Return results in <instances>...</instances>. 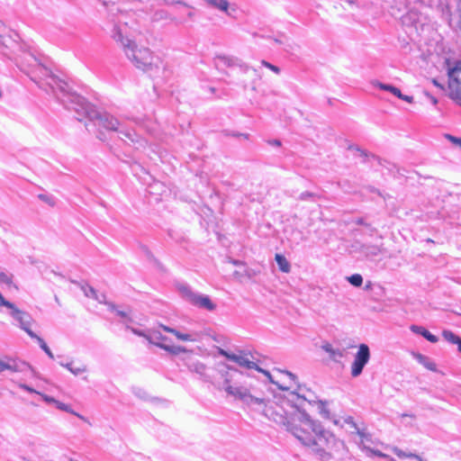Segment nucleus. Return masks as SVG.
<instances>
[{"instance_id": "nucleus-1", "label": "nucleus", "mask_w": 461, "mask_h": 461, "mask_svg": "<svg viewBox=\"0 0 461 461\" xmlns=\"http://www.w3.org/2000/svg\"><path fill=\"white\" fill-rule=\"evenodd\" d=\"M221 388L228 395L261 411L268 420L285 427L321 461H353L344 441L303 411L305 402H314L310 390L304 392L298 386L297 391H291L285 397L267 402L264 397L252 394L248 388L230 384L227 378Z\"/></svg>"}, {"instance_id": "nucleus-2", "label": "nucleus", "mask_w": 461, "mask_h": 461, "mask_svg": "<svg viewBox=\"0 0 461 461\" xmlns=\"http://www.w3.org/2000/svg\"><path fill=\"white\" fill-rule=\"evenodd\" d=\"M54 85L51 89L57 99L68 110H72L77 114V120L82 122L84 118L94 122V124L102 127L111 132H117L118 137L129 146H132L135 149H140L146 147L147 141L140 137L134 129H132L128 122L130 119L119 120L113 115L106 112H98L86 100L71 91L68 83L56 80L51 77Z\"/></svg>"}, {"instance_id": "nucleus-3", "label": "nucleus", "mask_w": 461, "mask_h": 461, "mask_svg": "<svg viewBox=\"0 0 461 461\" xmlns=\"http://www.w3.org/2000/svg\"><path fill=\"white\" fill-rule=\"evenodd\" d=\"M187 368L191 373L196 374L198 375L199 379H201L203 382L212 384L216 389H218L220 391H224V389L219 388V387L223 386L226 378L230 381V384H231L230 379L229 378V373L227 371L221 373L223 382L222 383H215L213 381V374H212L214 372V369L208 367L206 365H204L203 363H202L199 360L190 361L187 364Z\"/></svg>"}, {"instance_id": "nucleus-4", "label": "nucleus", "mask_w": 461, "mask_h": 461, "mask_svg": "<svg viewBox=\"0 0 461 461\" xmlns=\"http://www.w3.org/2000/svg\"><path fill=\"white\" fill-rule=\"evenodd\" d=\"M1 306H5L10 310V315L14 318L21 329L28 325H32V316L28 312L19 310L13 303L5 300V298L0 293V307Z\"/></svg>"}, {"instance_id": "nucleus-5", "label": "nucleus", "mask_w": 461, "mask_h": 461, "mask_svg": "<svg viewBox=\"0 0 461 461\" xmlns=\"http://www.w3.org/2000/svg\"><path fill=\"white\" fill-rule=\"evenodd\" d=\"M370 359V349L366 344H360L351 366V375L359 376Z\"/></svg>"}, {"instance_id": "nucleus-6", "label": "nucleus", "mask_w": 461, "mask_h": 461, "mask_svg": "<svg viewBox=\"0 0 461 461\" xmlns=\"http://www.w3.org/2000/svg\"><path fill=\"white\" fill-rule=\"evenodd\" d=\"M25 60L28 64L22 63L21 70L30 76L33 81H37L36 76H34L36 73L43 77L50 76V71L46 67L42 66L34 56L29 54L25 57Z\"/></svg>"}, {"instance_id": "nucleus-7", "label": "nucleus", "mask_w": 461, "mask_h": 461, "mask_svg": "<svg viewBox=\"0 0 461 461\" xmlns=\"http://www.w3.org/2000/svg\"><path fill=\"white\" fill-rule=\"evenodd\" d=\"M186 299L193 305L212 312L216 309V304L213 303L208 295L201 294L191 291L188 287L183 290Z\"/></svg>"}, {"instance_id": "nucleus-8", "label": "nucleus", "mask_w": 461, "mask_h": 461, "mask_svg": "<svg viewBox=\"0 0 461 461\" xmlns=\"http://www.w3.org/2000/svg\"><path fill=\"white\" fill-rule=\"evenodd\" d=\"M249 355L251 356L252 359H256L253 357V355H251L250 353ZM230 361L238 364L240 366L244 367L246 369H255L259 373H263L270 379L272 383H275L271 378L270 373L259 367L254 360H250L248 357V353H242L240 355L234 354L233 357H230Z\"/></svg>"}, {"instance_id": "nucleus-9", "label": "nucleus", "mask_w": 461, "mask_h": 461, "mask_svg": "<svg viewBox=\"0 0 461 461\" xmlns=\"http://www.w3.org/2000/svg\"><path fill=\"white\" fill-rule=\"evenodd\" d=\"M461 70L457 67L448 69V89L449 97L456 102H461V81L458 80L455 75L457 71Z\"/></svg>"}, {"instance_id": "nucleus-10", "label": "nucleus", "mask_w": 461, "mask_h": 461, "mask_svg": "<svg viewBox=\"0 0 461 461\" xmlns=\"http://www.w3.org/2000/svg\"><path fill=\"white\" fill-rule=\"evenodd\" d=\"M31 369V366L18 358H7L6 361L0 359V373L9 370L15 373H23Z\"/></svg>"}, {"instance_id": "nucleus-11", "label": "nucleus", "mask_w": 461, "mask_h": 461, "mask_svg": "<svg viewBox=\"0 0 461 461\" xmlns=\"http://www.w3.org/2000/svg\"><path fill=\"white\" fill-rule=\"evenodd\" d=\"M383 249L380 245L375 244H360L359 252L364 255L366 258L372 259L375 257L380 255Z\"/></svg>"}, {"instance_id": "nucleus-12", "label": "nucleus", "mask_w": 461, "mask_h": 461, "mask_svg": "<svg viewBox=\"0 0 461 461\" xmlns=\"http://www.w3.org/2000/svg\"><path fill=\"white\" fill-rule=\"evenodd\" d=\"M322 349L330 355V357L333 361H339L342 357H344V349L341 348H334L331 344L325 343L322 346Z\"/></svg>"}, {"instance_id": "nucleus-13", "label": "nucleus", "mask_w": 461, "mask_h": 461, "mask_svg": "<svg viewBox=\"0 0 461 461\" xmlns=\"http://www.w3.org/2000/svg\"><path fill=\"white\" fill-rule=\"evenodd\" d=\"M411 330L413 332L421 335L424 339H426L428 341H429L431 343H436V342L438 341V337L435 336L434 334H432L431 332H429L424 327L417 326V325H412L411 327Z\"/></svg>"}, {"instance_id": "nucleus-14", "label": "nucleus", "mask_w": 461, "mask_h": 461, "mask_svg": "<svg viewBox=\"0 0 461 461\" xmlns=\"http://www.w3.org/2000/svg\"><path fill=\"white\" fill-rule=\"evenodd\" d=\"M275 259H276V262L279 269L283 273H289L290 272L291 265L288 262V260L285 258V256H283L281 254H276Z\"/></svg>"}, {"instance_id": "nucleus-15", "label": "nucleus", "mask_w": 461, "mask_h": 461, "mask_svg": "<svg viewBox=\"0 0 461 461\" xmlns=\"http://www.w3.org/2000/svg\"><path fill=\"white\" fill-rule=\"evenodd\" d=\"M374 86H377L381 90L388 91L397 97H402L401 90L392 85H387V84H384V83H380V82H375Z\"/></svg>"}, {"instance_id": "nucleus-16", "label": "nucleus", "mask_w": 461, "mask_h": 461, "mask_svg": "<svg viewBox=\"0 0 461 461\" xmlns=\"http://www.w3.org/2000/svg\"><path fill=\"white\" fill-rule=\"evenodd\" d=\"M59 365L61 366L67 368L69 372H71L75 375H78L80 374L86 372V366L84 365L81 366H77V367L73 366V362H68V363L59 362Z\"/></svg>"}, {"instance_id": "nucleus-17", "label": "nucleus", "mask_w": 461, "mask_h": 461, "mask_svg": "<svg viewBox=\"0 0 461 461\" xmlns=\"http://www.w3.org/2000/svg\"><path fill=\"white\" fill-rule=\"evenodd\" d=\"M81 290L86 297L93 298L96 301H103L102 299H99L98 293L95 291V289L88 284L81 285Z\"/></svg>"}, {"instance_id": "nucleus-18", "label": "nucleus", "mask_w": 461, "mask_h": 461, "mask_svg": "<svg viewBox=\"0 0 461 461\" xmlns=\"http://www.w3.org/2000/svg\"><path fill=\"white\" fill-rule=\"evenodd\" d=\"M5 23L0 21V50L1 52L4 54V55H7L4 49L5 48H7L8 47V42L11 41V40L8 38L6 39L4 35V33L5 32Z\"/></svg>"}, {"instance_id": "nucleus-19", "label": "nucleus", "mask_w": 461, "mask_h": 461, "mask_svg": "<svg viewBox=\"0 0 461 461\" xmlns=\"http://www.w3.org/2000/svg\"><path fill=\"white\" fill-rule=\"evenodd\" d=\"M210 6L217 8L221 11L227 12L229 7V2L227 0H203Z\"/></svg>"}, {"instance_id": "nucleus-20", "label": "nucleus", "mask_w": 461, "mask_h": 461, "mask_svg": "<svg viewBox=\"0 0 461 461\" xmlns=\"http://www.w3.org/2000/svg\"><path fill=\"white\" fill-rule=\"evenodd\" d=\"M442 336L443 338L449 343L451 344H456L459 339H461L460 337H458L457 335H456L454 332H452L451 330H445L442 331Z\"/></svg>"}, {"instance_id": "nucleus-21", "label": "nucleus", "mask_w": 461, "mask_h": 461, "mask_svg": "<svg viewBox=\"0 0 461 461\" xmlns=\"http://www.w3.org/2000/svg\"><path fill=\"white\" fill-rule=\"evenodd\" d=\"M347 280L351 285L355 287H359L363 284V277L360 274H353L350 276H348Z\"/></svg>"}, {"instance_id": "nucleus-22", "label": "nucleus", "mask_w": 461, "mask_h": 461, "mask_svg": "<svg viewBox=\"0 0 461 461\" xmlns=\"http://www.w3.org/2000/svg\"><path fill=\"white\" fill-rule=\"evenodd\" d=\"M169 18V14L166 10H157L153 13L151 15V21L152 22H158L161 20H166Z\"/></svg>"}, {"instance_id": "nucleus-23", "label": "nucleus", "mask_w": 461, "mask_h": 461, "mask_svg": "<svg viewBox=\"0 0 461 461\" xmlns=\"http://www.w3.org/2000/svg\"><path fill=\"white\" fill-rule=\"evenodd\" d=\"M56 406H57V408L59 410H61V411L72 413V414L77 416L79 419L85 420V418L82 415H80V414L77 413L76 411H74L68 404H66L64 402H61L58 401V402H56Z\"/></svg>"}, {"instance_id": "nucleus-24", "label": "nucleus", "mask_w": 461, "mask_h": 461, "mask_svg": "<svg viewBox=\"0 0 461 461\" xmlns=\"http://www.w3.org/2000/svg\"><path fill=\"white\" fill-rule=\"evenodd\" d=\"M215 64L217 67L221 64L227 67H230L233 65V59L226 56H217L215 59Z\"/></svg>"}, {"instance_id": "nucleus-25", "label": "nucleus", "mask_w": 461, "mask_h": 461, "mask_svg": "<svg viewBox=\"0 0 461 461\" xmlns=\"http://www.w3.org/2000/svg\"><path fill=\"white\" fill-rule=\"evenodd\" d=\"M174 335L178 339L183 340V341H196V339L194 338V336L193 334L182 333L176 330Z\"/></svg>"}, {"instance_id": "nucleus-26", "label": "nucleus", "mask_w": 461, "mask_h": 461, "mask_svg": "<svg viewBox=\"0 0 461 461\" xmlns=\"http://www.w3.org/2000/svg\"><path fill=\"white\" fill-rule=\"evenodd\" d=\"M37 342L39 343V346L41 347V348L47 354V356L50 358L54 359V355L51 352L50 348L46 344V342L44 341V339L42 338H38Z\"/></svg>"}, {"instance_id": "nucleus-27", "label": "nucleus", "mask_w": 461, "mask_h": 461, "mask_svg": "<svg viewBox=\"0 0 461 461\" xmlns=\"http://www.w3.org/2000/svg\"><path fill=\"white\" fill-rule=\"evenodd\" d=\"M12 275L7 272L0 270V283L5 284L8 286L12 285Z\"/></svg>"}, {"instance_id": "nucleus-28", "label": "nucleus", "mask_w": 461, "mask_h": 461, "mask_svg": "<svg viewBox=\"0 0 461 461\" xmlns=\"http://www.w3.org/2000/svg\"><path fill=\"white\" fill-rule=\"evenodd\" d=\"M318 408L320 411L321 415L323 418L329 419L330 418V411L326 407V402L319 401L318 402Z\"/></svg>"}, {"instance_id": "nucleus-29", "label": "nucleus", "mask_w": 461, "mask_h": 461, "mask_svg": "<svg viewBox=\"0 0 461 461\" xmlns=\"http://www.w3.org/2000/svg\"><path fill=\"white\" fill-rule=\"evenodd\" d=\"M113 312H115L116 314L122 319L123 322L128 323L132 321L131 318L129 316V313L127 312L120 311L117 310L116 308Z\"/></svg>"}, {"instance_id": "nucleus-30", "label": "nucleus", "mask_w": 461, "mask_h": 461, "mask_svg": "<svg viewBox=\"0 0 461 461\" xmlns=\"http://www.w3.org/2000/svg\"><path fill=\"white\" fill-rule=\"evenodd\" d=\"M98 296H99V299L103 300V301H98L100 303L106 304L110 311L115 310V304L111 303V302H107L106 301V296H105L104 294H98Z\"/></svg>"}, {"instance_id": "nucleus-31", "label": "nucleus", "mask_w": 461, "mask_h": 461, "mask_svg": "<svg viewBox=\"0 0 461 461\" xmlns=\"http://www.w3.org/2000/svg\"><path fill=\"white\" fill-rule=\"evenodd\" d=\"M153 343L155 345H157L158 347H159L160 348H163L168 352L176 353V352L185 351V349H182L181 348H177V350H175V348L173 347H170V346H167V345H165L162 343H157V342H153Z\"/></svg>"}, {"instance_id": "nucleus-32", "label": "nucleus", "mask_w": 461, "mask_h": 461, "mask_svg": "<svg viewBox=\"0 0 461 461\" xmlns=\"http://www.w3.org/2000/svg\"><path fill=\"white\" fill-rule=\"evenodd\" d=\"M356 433L361 438V442H364V440H370L371 438V435L367 432H366L365 429H357L356 430Z\"/></svg>"}, {"instance_id": "nucleus-33", "label": "nucleus", "mask_w": 461, "mask_h": 461, "mask_svg": "<svg viewBox=\"0 0 461 461\" xmlns=\"http://www.w3.org/2000/svg\"><path fill=\"white\" fill-rule=\"evenodd\" d=\"M155 2L158 5L179 4V5H183L185 6H188L185 3H184V2H182L180 0H178V1H174V0H155Z\"/></svg>"}, {"instance_id": "nucleus-34", "label": "nucleus", "mask_w": 461, "mask_h": 461, "mask_svg": "<svg viewBox=\"0 0 461 461\" xmlns=\"http://www.w3.org/2000/svg\"><path fill=\"white\" fill-rule=\"evenodd\" d=\"M233 276L238 278L244 277V276L250 277L249 270L246 267H243V269L240 271H238V270L235 271L233 273Z\"/></svg>"}, {"instance_id": "nucleus-35", "label": "nucleus", "mask_w": 461, "mask_h": 461, "mask_svg": "<svg viewBox=\"0 0 461 461\" xmlns=\"http://www.w3.org/2000/svg\"><path fill=\"white\" fill-rule=\"evenodd\" d=\"M261 64H262L264 67H266V68H269L271 71H273V72H274V73H276V74H279V73H280V71H281V70H280V68H279L277 66H275V65H273V64H271V63H269V62H267V61H266V60H262V61H261Z\"/></svg>"}, {"instance_id": "nucleus-36", "label": "nucleus", "mask_w": 461, "mask_h": 461, "mask_svg": "<svg viewBox=\"0 0 461 461\" xmlns=\"http://www.w3.org/2000/svg\"><path fill=\"white\" fill-rule=\"evenodd\" d=\"M366 450L368 452H370V454L372 456H378V457H382V458H387L388 456L386 454H384L383 452H381L380 450L378 449H373V448H369L367 447Z\"/></svg>"}, {"instance_id": "nucleus-37", "label": "nucleus", "mask_w": 461, "mask_h": 461, "mask_svg": "<svg viewBox=\"0 0 461 461\" xmlns=\"http://www.w3.org/2000/svg\"><path fill=\"white\" fill-rule=\"evenodd\" d=\"M313 197H315V194L312 193V192H303L300 195H299V199L302 200V201H306V200H310V199H312Z\"/></svg>"}, {"instance_id": "nucleus-38", "label": "nucleus", "mask_w": 461, "mask_h": 461, "mask_svg": "<svg viewBox=\"0 0 461 461\" xmlns=\"http://www.w3.org/2000/svg\"><path fill=\"white\" fill-rule=\"evenodd\" d=\"M22 330H23L32 339H35L38 341V338L40 337L32 330L31 325L23 327Z\"/></svg>"}, {"instance_id": "nucleus-39", "label": "nucleus", "mask_w": 461, "mask_h": 461, "mask_svg": "<svg viewBox=\"0 0 461 461\" xmlns=\"http://www.w3.org/2000/svg\"><path fill=\"white\" fill-rule=\"evenodd\" d=\"M447 139H448L452 143L457 145L461 149V138H457L449 134L446 135Z\"/></svg>"}, {"instance_id": "nucleus-40", "label": "nucleus", "mask_w": 461, "mask_h": 461, "mask_svg": "<svg viewBox=\"0 0 461 461\" xmlns=\"http://www.w3.org/2000/svg\"><path fill=\"white\" fill-rule=\"evenodd\" d=\"M393 453H394L398 457H400V458H405V457H406V456H407V452H405V451H403V450H402V449H400V448H398V447H394L393 448Z\"/></svg>"}, {"instance_id": "nucleus-41", "label": "nucleus", "mask_w": 461, "mask_h": 461, "mask_svg": "<svg viewBox=\"0 0 461 461\" xmlns=\"http://www.w3.org/2000/svg\"><path fill=\"white\" fill-rule=\"evenodd\" d=\"M19 387L30 393H39L35 389H33L32 387L29 386L26 384H19Z\"/></svg>"}, {"instance_id": "nucleus-42", "label": "nucleus", "mask_w": 461, "mask_h": 461, "mask_svg": "<svg viewBox=\"0 0 461 461\" xmlns=\"http://www.w3.org/2000/svg\"><path fill=\"white\" fill-rule=\"evenodd\" d=\"M218 353L220 356H222L224 357L225 358H227L228 360L230 361V357H233L234 353H230L228 351H226L225 349H222V348H219L218 349Z\"/></svg>"}, {"instance_id": "nucleus-43", "label": "nucleus", "mask_w": 461, "mask_h": 461, "mask_svg": "<svg viewBox=\"0 0 461 461\" xmlns=\"http://www.w3.org/2000/svg\"><path fill=\"white\" fill-rule=\"evenodd\" d=\"M279 371L281 372V370H279ZM282 373L288 377L290 383L296 384L297 377L295 375H294L293 373H291L289 371H282Z\"/></svg>"}, {"instance_id": "nucleus-44", "label": "nucleus", "mask_w": 461, "mask_h": 461, "mask_svg": "<svg viewBox=\"0 0 461 461\" xmlns=\"http://www.w3.org/2000/svg\"><path fill=\"white\" fill-rule=\"evenodd\" d=\"M345 422L350 426V428L354 429L355 431L358 429L357 423L355 422L354 419L352 417H348L345 419Z\"/></svg>"}, {"instance_id": "nucleus-45", "label": "nucleus", "mask_w": 461, "mask_h": 461, "mask_svg": "<svg viewBox=\"0 0 461 461\" xmlns=\"http://www.w3.org/2000/svg\"><path fill=\"white\" fill-rule=\"evenodd\" d=\"M405 458H414L417 461H425L423 458H421L419 455L413 454V453H407V456Z\"/></svg>"}, {"instance_id": "nucleus-46", "label": "nucleus", "mask_w": 461, "mask_h": 461, "mask_svg": "<svg viewBox=\"0 0 461 461\" xmlns=\"http://www.w3.org/2000/svg\"><path fill=\"white\" fill-rule=\"evenodd\" d=\"M163 339V340H164V339H166V337L162 336L160 333L154 332V333L151 335V337L149 338V340H150L151 342H153V341H152V339Z\"/></svg>"}, {"instance_id": "nucleus-47", "label": "nucleus", "mask_w": 461, "mask_h": 461, "mask_svg": "<svg viewBox=\"0 0 461 461\" xmlns=\"http://www.w3.org/2000/svg\"><path fill=\"white\" fill-rule=\"evenodd\" d=\"M355 222L357 224V225H364V226H367V227H370L369 224H367L365 221L364 218H357Z\"/></svg>"}, {"instance_id": "nucleus-48", "label": "nucleus", "mask_w": 461, "mask_h": 461, "mask_svg": "<svg viewBox=\"0 0 461 461\" xmlns=\"http://www.w3.org/2000/svg\"><path fill=\"white\" fill-rule=\"evenodd\" d=\"M424 366L429 369V370H431V371H435L436 370V365L432 362H429V363H425Z\"/></svg>"}, {"instance_id": "nucleus-49", "label": "nucleus", "mask_w": 461, "mask_h": 461, "mask_svg": "<svg viewBox=\"0 0 461 461\" xmlns=\"http://www.w3.org/2000/svg\"><path fill=\"white\" fill-rule=\"evenodd\" d=\"M231 263L233 265H235V266H240L242 267H246V264L243 261H240V260L233 259V260H231Z\"/></svg>"}, {"instance_id": "nucleus-50", "label": "nucleus", "mask_w": 461, "mask_h": 461, "mask_svg": "<svg viewBox=\"0 0 461 461\" xmlns=\"http://www.w3.org/2000/svg\"><path fill=\"white\" fill-rule=\"evenodd\" d=\"M131 331H132L134 334H136V335H138V336H140V337H145V334H144V332H143V331H141V330H137V329H134V328H131Z\"/></svg>"}, {"instance_id": "nucleus-51", "label": "nucleus", "mask_w": 461, "mask_h": 461, "mask_svg": "<svg viewBox=\"0 0 461 461\" xmlns=\"http://www.w3.org/2000/svg\"><path fill=\"white\" fill-rule=\"evenodd\" d=\"M399 98L402 99V100H404V101H406L408 103H411L412 99H413L412 96L405 95H402V97H399Z\"/></svg>"}, {"instance_id": "nucleus-52", "label": "nucleus", "mask_w": 461, "mask_h": 461, "mask_svg": "<svg viewBox=\"0 0 461 461\" xmlns=\"http://www.w3.org/2000/svg\"><path fill=\"white\" fill-rule=\"evenodd\" d=\"M161 328L163 329V330H165L167 332H169V333H172V334H174L175 330H176V329L169 328V327L165 326V325H161Z\"/></svg>"}, {"instance_id": "nucleus-53", "label": "nucleus", "mask_w": 461, "mask_h": 461, "mask_svg": "<svg viewBox=\"0 0 461 461\" xmlns=\"http://www.w3.org/2000/svg\"><path fill=\"white\" fill-rule=\"evenodd\" d=\"M349 149L357 150V152H359L360 156H366L365 152L362 149H360L358 147L350 146Z\"/></svg>"}, {"instance_id": "nucleus-54", "label": "nucleus", "mask_w": 461, "mask_h": 461, "mask_svg": "<svg viewBox=\"0 0 461 461\" xmlns=\"http://www.w3.org/2000/svg\"><path fill=\"white\" fill-rule=\"evenodd\" d=\"M44 400L47 402H55L56 403V400L52 397H50V396H44Z\"/></svg>"}, {"instance_id": "nucleus-55", "label": "nucleus", "mask_w": 461, "mask_h": 461, "mask_svg": "<svg viewBox=\"0 0 461 461\" xmlns=\"http://www.w3.org/2000/svg\"><path fill=\"white\" fill-rule=\"evenodd\" d=\"M232 136H240V137H243L244 139H249V134L248 133H233Z\"/></svg>"}, {"instance_id": "nucleus-56", "label": "nucleus", "mask_w": 461, "mask_h": 461, "mask_svg": "<svg viewBox=\"0 0 461 461\" xmlns=\"http://www.w3.org/2000/svg\"><path fill=\"white\" fill-rule=\"evenodd\" d=\"M271 143H272L273 145H276V146H280V145H281V142H280V140H274Z\"/></svg>"}, {"instance_id": "nucleus-57", "label": "nucleus", "mask_w": 461, "mask_h": 461, "mask_svg": "<svg viewBox=\"0 0 461 461\" xmlns=\"http://www.w3.org/2000/svg\"><path fill=\"white\" fill-rule=\"evenodd\" d=\"M432 82H433L434 86H436L438 87H440V88H443V86L436 79H433Z\"/></svg>"}, {"instance_id": "nucleus-58", "label": "nucleus", "mask_w": 461, "mask_h": 461, "mask_svg": "<svg viewBox=\"0 0 461 461\" xmlns=\"http://www.w3.org/2000/svg\"><path fill=\"white\" fill-rule=\"evenodd\" d=\"M39 197H40L41 200H44V201H46V202H49V199H48V198H47V196H46V195H44V194H40V195H39Z\"/></svg>"}, {"instance_id": "nucleus-59", "label": "nucleus", "mask_w": 461, "mask_h": 461, "mask_svg": "<svg viewBox=\"0 0 461 461\" xmlns=\"http://www.w3.org/2000/svg\"><path fill=\"white\" fill-rule=\"evenodd\" d=\"M456 345H457V347H458V351L461 352V339Z\"/></svg>"}, {"instance_id": "nucleus-60", "label": "nucleus", "mask_w": 461, "mask_h": 461, "mask_svg": "<svg viewBox=\"0 0 461 461\" xmlns=\"http://www.w3.org/2000/svg\"><path fill=\"white\" fill-rule=\"evenodd\" d=\"M65 461H78V460L74 459V458H72V457H67V456H65Z\"/></svg>"}, {"instance_id": "nucleus-61", "label": "nucleus", "mask_w": 461, "mask_h": 461, "mask_svg": "<svg viewBox=\"0 0 461 461\" xmlns=\"http://www.w3.org/2000/svg\"><path fill=\"white\" fill-rule=\"evenodd\" d=\"M402 416V417H413V415H411V414H406V413H403Z\"/></svg>"}, {"instance_id": "nucleus-62", "label": "nucleus", "mask_w": 461, "mask_h": 461, "mask_svg": "<svg viewBox=\"0 0 461 461\" xmlns=\"http://www.w3.org/2000/svg\"><path fill=\"white\" fill-rule=\"evenodd\" d=\"M432 103H433L434 104H436L438 103V100H437L435 97H433V98H432Z\"/></svg>"}, {"instance_id": "nucleus-63", "label": "nucleus", "mask_w": 461, "mask_h": 461, "mask_svg": "<svg viewBox=\"0 0 461 461\" xmlns=\"http://www.w3.org/2000/svg\"><path fill=\"white\" fill-rule=\"evenodd\" d=\"M187 15H188L189 18H192L194 14L192 12H189Z\"/></svg>"}, {"instance_id": "nucleus-64", "label": "nucleus", "mask_w": 461, "mask_h": 461, "mask_svg": "<svg viewBox=\"0 0 461 461\" xmlns=\"http://www.w3.org/2000/svg\"><path fill=\"white\" fill-rule=\"evenodd\" d=\"M370 230L373 232V231L375 230V228H370Z\"/></svg>"}]
</instances>
